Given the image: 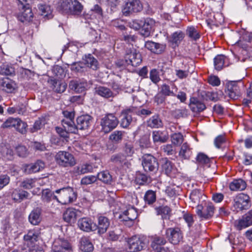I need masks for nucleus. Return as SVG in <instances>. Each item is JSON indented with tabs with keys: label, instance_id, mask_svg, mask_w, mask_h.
Instances as JSON below:
<instances>
[{
	"label": "nucleus",
	"instance_id": "f257e3e1",
	"mask_svg": "<svg viewBox=\"0 0 252 252\" xmlns=\"http://www.w3.org/2000/svg\"><path fill=\"white\" fill-rule=\"evenodd\" d=\"M63 114L64 117L62 121L63 127H56V132L60 136L67 138L69 137V133H76L77 128L74 122L75 113L72 111L67 110L63 111Z\"/></svg>",
	"mask_w": 252,
	"mask_h": 252
},
{
	"label": "nucleus",
	"instance_id": "f03ea898",
	"mask_svg": "<svg viewBox=\"0 0 252 252\" xmlns=\"http://www.w3.org/2000/svg\"><path fill=\"white\" fill-rule=\"evenodd\" d=\"M56 9L62 13L73 15L81 14L83 6L77 0H58L55 4Z\"/></svg>",
	"mask_w": 252,
	"mask_h": 252
},
{
	"label": "nucleus",
	"instance_id": "7ed1b4c3",
	"mask_svg": "<svg viewBox=\"0 0 252 252\" xmlns=\"http://www.w3.org/2000/svg\"><path fill=\"white\" fill-rule=\"evenodd\" d=\"M57 201L62 204L66 205L75 201L77 199V193L74 189L68 187L57 189Z\"/></svg>",
	"mask_w": 252,
	"mask_h": 252
},
{
	"label": "nucleus",
	"instance_id": "20e7f679",
	"mask_svg": "<svg viewBox=\"0 0 252 252\" xmlns=\"http://www.w3.org/2000/svg\"><path fill=\"white\" fill-rule=\"evenodd\" d=\"M142 62L141 55L136 49H132L127 50L125 56V61H118L117 63L119 66L131 65L133 66L139 65Z\"/></svg>",
	"mask_w": 252,
	"mask_h": 252
},
{
	"label": "nucleus",
	"instance_id": "39448f33",
	"mask_svg": "<svg viewBox=\"0 0 252 252\" xmlns=\"http://www.w3.org/2000/svg\"><path fill=\"white\" fill-rule=\"evenodd\" d=\"M251 206L250 196L245 193H241L237 195L233 200V210L239 212L248 209Z\"/></svg>",
	"mask_w": 252,
	"mask_h": 252
},
{
	"label": "nucleus",
	"instance_id": "423d86ee",
	"mask_svg": "<svg viewBox=\"0 0 252 252\" xmlns=\"http://www.w3.org/2000/svg\"><path fill=\"white\" fill-rule=\"evenodd\" d=\"M118 124L119 120L114 114H107L100 120L101 130L104 133H108L115 129Z\"/></svg>",
	"mask_w": 252,
	"mask_h": 252
},
{
	"label": "nucleus",
	"instance_id": "0eeeda50",
	"mask_svg": "<svg viewBox=\"0 0 252 252\" xmlns=\"http://www.w3.org/2000/svg\"><path fill=\"white\" fill-rule=\"evenodd\" d=\"M215 207L211 202L199 204L196 207V213L201 220H209L214 216Z\"/></svg>",
	"mask_w": 252,
	"mask_h": 252
},
{
	"label": "nucleus",
	"instance_id": "6e6552de",
	"mask_svg": "<svg viewBox=\"0 0 252 252\" xmlns=\"http://www.w3.org/2000/svg\"><path fill=\"white\" fill-rule=\"evenodd\" d=\"M126 250L127 252H138L145 247V240L138 235L133 236L126 240Z\"/></svg>",
	"mask_w": 252,
	"mask_h": 252
},
{
	"label": "nucleus",
	"instance_id": "1a4fd4ad",
	"mask_svg": "<svg viewBox=\"0 0 252 252\" xmlns=\"http://www.w3.org/2000/svg\"><path fill=\"white\" fill-rule=\"evenodd\" d=\"M165 236L168 241L173 245L179 244L183 239V232L179 227L166 228Z\"/></svg>",
	"mask_w": 252,
	"mask_h": 252
},
{
	"label": "nucleus",
	"instance_id": "9d476101",
	"mask_svg": "<svg viewBox=\"0 0 252 252\" xmlns=\"http://www.w3.org/2000/svg\"><path fill=\"white\" fill-rule=\"evenodd\" d=\"M56 162L63 167L74 166L76 161L73 155L65 151H59L55 156Z\"/></svg>",
	"mask_w": 252,
	"mask_h": 252
},
{
	"label": "nucleus",
	"instance_id": "9b49d317",
	"mask_svg": "<svg viewBox=\"0 0 252 252\" xmlns=\"http://www.w3.org/2000/svg\"><path fill=\"white\" fill-rule=\"evenodd\" d=\"M143 5L140 0H126L122 12L125 16L140 12Z\"/></svg>",
	"mask_w": 252,
	"mask_h": 252
},
{
	"label": "nucleus",
	"instance_id": "f8f14e48",
	"mask_svg": "<svg viewBox=\"0 0 252 252\" xmlns=\"http://www.w3.org/2000/svg\"><path fill=\"white\" fill-rule=\"evenodd\" d=\"M142 164L145 171L156 172L158 168L157 159L150 154L144 155L142 158Z\"/></svg>",
	"mask_w": 252,
	"mask_h": 252
},
{
	"label": "nucleus",
	"instance_id": "ddd939ff",
	"mask_svg": "<svg viewBox=\"0 0 252 252\" xmlns=\"http://www.w3.org/2000/svg\"><path fill=\"white\" fill-rule=\"evenodd\" d=\"M243 87L241 80L230 81L226 84L228 95L232 99H237L241 95V88Z\"/></svg>",
	"mask_w": 252,
	"mask_h": 252
},
{
	"label": "nucleus",
	"instance_id": "4468645a",
	"mask_svg": "<svg viewBox=\"0 0 252 252\" xmlns=\"http://www.w3.org/2000/svg\"><path fill=\"white\" fill-rule=\"evenodd\" d=\"M52 252H71L72 247L68 241L59 238L53 243Z\"/></svg>",
	"mask_w": 252,
	"mask_h": 252
},
{
	"label": "nucleus",
	"instance_id": "2eb2a0df",
	"mask_svg": "<svg viewBox=\"0 0 252 252\" xmlns=\"http://www.w3.org/2000/svg\"><path fill=\"white\" fill-rule=\"evenodd\" d=\"M160 164L162 171L167 176L173 177L178 173V169L174 163L167 158H162L160 160Z\"/></svg>",
	"mask_w": 252,
	"mask_h": 252
},
{
	"label": "nucleus",
	"instance_id": "dca6fc26",
	"mask_svg": "<svg viewBox=\"0 0 252 252\" xmlns=\"http://www.w3.org/2000/svg\"><path fill=\"white\" fill-rule=\"evenodd\" d=\"M252 225V209L242 217L235 221L234 226L238 230H241Z\"/></svg>",
	"mask_w": 252,
	"mask_h": 252
},
{
	"label": "nucleus",
	"instance_id": "f3484780",
	"mask_svg": "<svg viewBox=\"0 0 252 252\" xmlns=\"http://www.w3.org/2000/svg\"><path fill=\"white\" fill-rule=\"evenodd\" d=\"M110 160L115 164L124 168H129L131 166L130 161L127 159L126 156L122 153L112 155Z\"/></svg>",
	"mask_w": 252,
	"mask_h": 252
},
{
	"label": "nucleus",
	"instance_id": "a211bd4d",
	"mask_svg": "<svg viewBox=\"0 0 252 252\" xmlns=\"http://www.w3.org/2000/svg\"><path fill=\"white\" fill-rule=\"evenodd\" d=\"M93 118L89 115H81L79 116L77 119V132L78 129L85 130L88 129L93 123Z\"/></svg>",
	"mask_w": 252,
	"mask_h": 252
},
{
	"label": "nucleus",
	"instance_id": "6ab92c4d",
	"mask_svg": "<svg viewBox=\"0 0 252 252\" xmlns=\"http://www.w3.org/2000/svg\"><path fill=\"white\" fill-rule=\"evenodd\" d=\"M79 228L85 232H91L97 229L96 225L89 218H83L78 221Z\"/></svg>",
	"mask_w": 252,
	"mask_h": 252
},
{
	"label": "nucleus",
	"instance_id": "aec40b11",
	"mask_svg": "<svg viewBox=\"0 0 252 252\" xmlns=\"http://www.w3.org/2000/svg\"><path fill=\"white\" fill-rule=\"evenodd\" d=\"M80 214V212L79 210L73 208H69L64 212L63 219L65 221L68 223H74Z\"/></svg>",
	"mask_w": 252,
	"mask_h": 252
},
{
	"label": "nucleus",
	"instance_id": "412c9836",
	"mask_svg": "<svg viewBox=\"0 0 252 252\" xmlns=\"http://www.w3.org/2000/svg\"><path fill=\"white\" fill-rule=\"evenodd\" d=\"M145 47L146 49L155 54H160L165 50L166 45L155 42L152 41H147L145 42Z\"/></svg>",
	"mask_w": 252,
	"mask_h": 252
},
{
	"label": "nucleus",
	"instance_id": "4be33fe9",
	"mask_svg": "<svg viewBox=\"0 0 252 252\" xmlns=\"http://www.w3.org/2000/svg\"><path fill=\"white\" fill-rule=\"evenodd\" d=\"M45 166L44 163L41 160H37L34 163L25 165L24 166V172L28 174L39 172L43 169Z\"/></svg>",
	"mask_w": 252,
	"mask_h": 252
},
{
	"label": "nucleus",
	"instance_id": "5701e85b",
	"mask_svg": "<svg viewBox=\"0 0 252 252\" xmlns=\"http://www.w3.org/2000/svg\"><path fill=\"white\" fill-rule=\"evenodd\" d=\"M189 107L191 110L194 113H199L206 109L205 104L197 98L192 97L190 98Z\"/></svg>",
	"mask_w": 252,
	"mask_h": 252
},
{
	"label": "nucleus",
	"instance_id": "b1692460",
	"mask_svg": "<svg viewBox=\"0 0 252 252\" xmlns=\"http://www.w3.org/2000/svg\"><path fill=\"white\" fill-rule=\"evenodd\" d=\"M192 154V148L187 142L184 143L180 147L179 157L181 160H189Z\"/></svg>",
	"mask_w": 252,
	"mask_h": 252
},
{
	"label": "nucleus",
	"instance_id": "393cba45",
	"mask_svg": "<svg viewBox=\"0 0 252 252\" xmlns=\"http://www.w3.org/2000/svg\"><path fill=\"white\" fill-rule=\"evenodd\" d=\"M185 36V33L183 31L178 30L172 33L168 37V40L173 46H178L183 40Z\"/></svg>",
	"mask_w": 252,
	"mask_h": 252
},
{
	"label": "nucleus",
	"instance_id": "a878e982",
	"mask_svg": "<svg viewBox=\"0 0 252 252\" xmlns=\"http://www.w3.org/2000/svg\"><path fill=\"white\" fill-rule=\"evenodd\" d=\"M98 224L96 225L98 233L99 234H104L107 231L110 225L109 220L103 216L98 217Z\"/></svg>",
	"mask_w": 252,
	"mask_h": 252
},
{
	"label": "nucleus",
	"instance_id": "bb28decb",
	"mask_svg": "<svg viewBox=\"0 0 252 252\" xmlns=\"http://www.w3.org/2000/svg\"><path fill=\"white\" fill-rule=\"evenodd\" d=\"M142 22L141 34L144 37H148L150 35L152 26L154 23V21L150 18H147L142 20Z\"/></svg>",
	"mask_w": 252,
	"mask_h": 252
},
{
	"label": "nucleus",
	"instance_id": "cd10ccee",
	"mask_svg": "<svg viewBox=\"0 0 252 252\" xmlns=\"http://www.w3.org/2000/svg\"><path fill=\"white\" fill-rule=\"evenodd\" d=\"M196 163L204 167H210L212 159L203 153H199L196 157Z\"/></svg>",
	"mask_w": 252,
	"mask_h": 252
},
{
	"label": "nucleus",
	"instance_id": "c85d7f7f",
	"mask_svg": "<svg viewBox=\"0 0 252 252\" xmlns=\"http://www.w3.org/2000/svg\"><path fill=\"white\" fill-rule=\"evenodd\" d=\"M94 94L106 98L114 96L113 93L109 88L102 86H96L95 87Z\"/></svg>",
	"mask_w": 252,
	"mask_h": 252
},
{
	"label": "nucleus",
	"instance_id": "c756f323",
	"mask_svg": "<svg viewBox=\"0 0 252 252\" xmlns=\"http://www.w3.org/2000/svg\"><path fill=\"white\" fill-rule=\"evenodd\" d=\"M41 209L36 208L33 209L29 216V221L33 225H38L41 221Z\"/></svg>",
	"mask_w": 252,
	"mask_h": 252
},
{
	"label": "nucleus",
	"instance_id": "7c9ffc66",
	"mask_svg": "<svg viewBox=\"0 0 252 252\" xmlns=\"http://www.w3.org/2000/svg\"><path fill=\"white\" fill-rule=\"evenodd\" d=\"M166 243V239L163 236L155 235L152 238L151 246L156 251L162 247V246L165 245Z\"/></svg>",
	"mask_w": 252,
	"mask_h": 252
},
{
	"label": "nucleus",
	"instance_id": "2f4dec72",
	"mask_svg": "<svg viewBox=\"0 0 252 252\" xmlns=\"http://www.w3.org/2000/svg\"><path fill=\"white\" fill-rule=\"evenodd\" d=\"M80 249L84 252H92L93 251L94 246L89 237L84 236L80 239Z\"/></svg>",
	"mask_w": 252,
	"mask_h": 252
},
{
	"label": "nucleus",
	"instance_id": "473e14b6",
	"mask_svg": "<svg viewBox=\"0 0 252 252\" xmlns=\"http://www.w3.org/2000/svg\"><path fill=\"white\" fill-rule=\"evenodd\" d=\"M88 87L86 82H78L72 80L69 82V88L77 93H82Z\"/></svg>",
	"mask_w": 252,
	"mask_h": 252
},
{
	"label": "nucleus",
	"instance_id": "72a5a7b5",
	"mask_svg": "<svg viewBox=\"0 0 252 252\" xmlns=\"http://www.w3.org/2000/svg\"><path fill=\"white\" fill-rule=\"evenodd\" d=\"M75 172L78 175L92 173L94 171L93 164L90 163H85L80 164L74 168Z\"/></svg>",
	"mask_w": 252,
	"mask_h": 252
},
{
	"label": "nucleus",
	"instance_id": "f704fd0d",
	"mask_svg": "<svg viewBox=\"0 0 252 252\" xmlns=\"http://www.w3.org/2000/svg\"><path fill=\"white\" fill-rule=\"evenodd\" d=\"M229 189L232 191L243 190L246 187V183L242 179L234 180L229 185Z\"/></svg>",
	"mask_w": 252,
	"mask_h": 252
},
{
	"label": "nucleus",
	"instance_id": "c9c22d12",
	"mask_svg": "<svg viewBox=\"0 0 252 252\" xmlns=\"http://www.w3.org/2000/svg\"><path fill=\"white\" fill-rule=\"evenodd\" d=\"M228 59L224 55H218L214 59L215 68L220 71L227 64H226Z\"/></svg>",
	"mask_w": 252,
	"mask_h": 252
},
{
	"label": "nucleus",
	"instance_id": "e433bc0d",
	"mask_svg": "<svg viewBox=\"0 0 252 252\" xmlns=\"http://www.w3.org/2000/svg\"><path fill=\"white\" fill-rule=\"evenodd\" d=\"M138 214L136 209L133 207H129L124 211L123 214L124 220L125 221L134 220L137 217Z\"/></svg>",
	"mask_w": 252,
	"mask_h": 252
},
{
	"label": "nucleus",
	"instance_id": "4c0bfd02",
	"mask_svg": "<svg viewBox=\"0 0 252 252\" xmlns=\"http://www.w3.org/2000/svg\"><path fill=\"white\" fill-rule=\"evenodd\" d=\"M1 86L3 89L8 93H14L17 88V84L7 78L3 80Z\"/></svg>",
	"mask_w": 252,
	"mask_h": 252
},
{
	"label": "nucleus",
	"instance_id": "58836bf2",
	"mask_svg": "<svg viewBox=\"0 0 252 252\" xmlns=\"http://www.w3.org/2000/svg\"><path fill=\"white\" fill-rule=\"evenodd\" d=\"M38 8L41 12V15L46 19H50L53 17L52 10L49 5L40 4Z\"/></svg>",
	"mask_w": 252,
	"mask_h": 252
},
{
	"label": "nucleus",
	"instance_id": "ea45409f",
	"mask_svg": "<svg viewBox=\"0 0 252 252\" xmlns=\"http://www.w3.org/2000/svg\"><path fill=\"white\" fill-rule=\"evenodd\" d=\"M187 35L191 41H196L200 37V33L194 27H188L186 30Z\"/></svg>",
	"mask_w": 252,
	"mask_h": 252
},
{
	"label": "nucleus",
	"instance_id": "a19ab883",
	"mask_svg": "<svg viewBox=\"0 0 252 252\" xmlns=\"http://www.w3.org/2000/svg\"><path fill=\"white\" fill-rule=\"evenodd\" d=\"M96 177L97 180H98L106 184H111L112 182V177L107 170L98 173Z\"/></svg>",
	"mask_w": 252,
	"mask_h": 252
},
{
	"label": "nucleus",
	"instance_id": "79ce46f5",
	"mask_svg": "<svg viewBox=\"0 0 252 252\" xmlns=\"http://www.w3.org/2000/svg\"><path fill=\"white\" fill-rule=\"evenodd\" d=\"M41 199L42 201L46 203L50 202L52 199L57 201V195H54V192L50 189H46L42 191Z\"/></svg>",
	"mask_w": 252,
	"mask_h": 252
},
{
	"label": "nucleus",
	"instance_id": "37998d69",
	"mask_svg": "<svg viewBox=\"0 0 252 252\" xmlns=\"http://www.w3.org/2000/svg\"><path fill=\"white\" fill-rule=\"evenodd\" d=\"M85 62V65L93 70H96L98 68L97 60L91 54L86 56Z\"/></svg>",
	"mask_w": 252,
	"mask_h": 252
},
{
	"label": "nucleus",
	"instance_id": "c03bdc74",
	"mask_svg": "<svg viewBox=\"0 0 252 252\" xmlns=\"http://www.w3.org/2000/svg\"><path fill=\"white\" fill-rule=\"evenodd\" d=\"M29 194V193L26 191L15 189L13 191L12 196L14 200L21 202L23 199L27 198Z\"/></svg>",
	"mask_w": 252,
	"mask_h": 252
},
{
	"label": "nucleus",
	"instance_id": "a18cd8bd",
	"mask_svg": "<svg viewBox=\"0 0 252 252\" xmlns=\"http://www.w3.org/2000/svg\"><path fill=\"white\" fill-rule=\"evenodd\" d=\"M156 193L152 190H147L144 196L143 199L146 204L151 205L156 201Z\"/></svg>",
	"mask_w": 252,
	"mask_h": 252
},
{
	"label": "nucleus",
	"instance_id": "49530a36",
	"mask_svg": "<svg viewBox=\"0 0 252 252\" xmlns=\"http://www.w3.org/2000/svg\"><path fill=\"white\" fill-rule=\"evenodd\" d=\"M152 136L155 143L159 142L163 143L166 142L168 139V136L164 133V132L159 130L154 131L152 133Z\"/></svg>",
	"mask_w": 252,
	"mask_h": 252
},
{
	"label": "nucleus",
	"instance_id": "de8ad7c7",
	"mask_svg": "<svg viewBox=\"0 0 252 252\" xmlns=\"http://www.w3.org/2000/svg\"><path fill=\"white\" fill-rule=\"evenodd\" d=\"M147 125L151 128H159L162 126L163 123L158 116H154L148 121Z\"/></svg>",
	"mask_w": 252,
	"mask_h": 252
},
{
	"label": "nucleus",
	"instance_id": "09e8293b",
	"mask_svg": "<svg viewBox=\"0 0 252 252\" xmlns=\"http://www.w3.org/2000/svg\"><path fill=\"white\" fill-rule=\"evenodd\" d=\"M125 132L120 130H116L109 136V139L116 143H120L123 138Z\"/></svg>",
	"mask_w": 252,
	"mask_h": 252
},
{
	"label": "nucleus",
	"instance_id": "8fccbe9b",
	"mask_svg": "<svg viewBox=\"0 0 252 252\" xmlns=\"http://www.w3.org/2000/svg\"><path fill=\"white\" fill-rule=\"evenodd\" d=\"M46 123V120L44 117L39 118L34 123L32 127L31 128V132L33 133L38 131Z\"/></svg>",
	"mask_w": 252,
	"mask_h": 252
},
{
	"label": "nucleus",
	"instance_id": "3c124183",
	"mask_svg": "<svg viewBox=\"0 0 252 252\" xmlns=\"http://www.w3.org/2000/svg\"><path fill=\"white\" fill-rule=\"evenodd\" d=\"M37 238V233L34 230H30L27 234L25 235L24 237L25 241L27 242L28 244H29V243H32L36 242Z\"/></svg>",
	"mask_w": 252,
	"mask_h": 252
},
{
	"label": "nucleus",
	"instance_id": "603ef678",
	"mask_svg": "<svg viewBox=\"0 0 252 252\" xmlns=\"http://www.w3.org/2000/svg\"><path fill=\"white\" fill-rule=\"evenodd\" d=\"M15 69L11 65L3 64L0 67V73L5 75H12L15 74Z\"/></svg>",
	"mask_w": 252,
	"mask_h": 252
},
{
	"label": "nucleus",
	"instance_id": "864d4df0",
	"mask_svg": "<svg viewBox=\"0 0 252 252\" xmlns=\"http://www.w3.org/2000/svg\"><path fill=\"white\" fill-rule=\"evenodd\" d=\"M171 139L172 144L178 146L182 144L184 141V137L181 133H175L171 135Z\"/></svg>",
	"mask_w": 252,
	"mask_h": 252
},
{
	"label": "nucleus",
	"instance_id": "5fc2aeb1",
	"mask_svg": "<svg viewBox=\"0 0 252 252\" xmlns=\"http://www.w3.org/2000/svg\"><path fill=\"white\" fill-rule=\"evenodd\" d=\"M97 181V178L95 176L89 175L82 178L81 180V185L84 186H88L95 183Z\"/></svg>",
	"mask_w": 252,
	"mask_h": 252
},
{
	"label": "nucleus",
	"instance_id": "6e6d98bb",
	"mask_svg": "<svg viewBox=\"0 0 252 252\" xmlns=\"http://www.w3.org/2000/svg\"><path fill=\"white\" fill-rule=\"evenodd\" d=\"M124 151L125 156L126 157H130L134 153V146L133 144L130 142H128L125 143L124 148Z\"/></svg>",
	"mask_w": 252,
	"mask_h": 252
},
{
	"label": "nucleus",
	"instance_id": "4d7b16f0",
	"mask_svg": "<svg viewBox=\"0 0 252 252\" xmlns=\"http://www.w3.org/2000/svg\"><path fill=\"white\" fill-rule=\"evenodd\" d=\"M85 68L84 63L79 62L73 63L71 64L70 69L75 72H82Z\"/></svg>",
	"mask_w": 252,
	"mask_h": 252
},
{
	"label": "nucleus",
	"instance_id": "13d9d810",
	"mask_svg": "<svg viewBox=\"0 0 252 252\" xmlns=\"http://www.w3.org/2000/svg\"><path fill=\"white\" fill-rule=\"evenodd\" d=\"M17 121L18 118L10 117L2 124L1 127L3 128H15L16 125H17L18 123Z\"/></svg>",
	"mask_w": 252,
	"mask_h": 252
},
{
	"label": "nucleus",
	"instance_id": "bf43d9fd",
	"mask_svg": "<svg viewBox=\"0 0 252 252\" xmlns=\"http://www.w3.org/2000/svg\"><path fill=\"white\" fill-rule=\"evenodd\" d=\"M18 122L17 123V125H16L15 126V129L21 133V134H25L27 132V124L21 121L20 119L18 118Z\"/></svg>",
	"mask_w": 252,
	"mask_h": 252
},
{
	"label": "nucleus",
	"instance_id": "052dcab7",
	"mask_svg": "<svg viewBox=\"0 0 252 252\" xmlns=\"http://www.w3.org/2000/svg\"><path fill=\"white\" fill-rule=\"evenodd\" d=\"M136 181L137 184L143 185L150 182V178L147 175L143 174H140L137 175Z\"/></svg>",
	"mask_w": 252,
	"mask_h": 252
},
{
	"label": "nucleus",
	"instance_id": "680f3d73",
	"mask_svg": "<svg viewBox=\"0 0 252 252\" xmlns=\"http://www.w3.org/2000/svg\"><path fill=\"white\" fill-rule=\"evenodd\" d=\"M35 180L33 179H26L21 184V187L27 189H30L35 186Z\"/></svg>",
	"mask_w": 252,
	"mask_h": 252
},
{
	"label": "nucleus",
	"instance_id": "e2e57ef3",
	"mask_svg": "<svg viewBox=\"0 0 252 252\" xmlns=\"http://www.w3.org/2000/svg\"><path fill=\"white\" fill-rule=\"evenodd\" d=\"M150 78L154 83L157 84L158 83L160 80L158 71L156 69H152L150 72Z\"/></svg>",
	"mask_w": 252,
	"mask_h": 252
},
{
	"label": "nucleus",
	"instance_id": "0e129e2a",
	"mask_svg": "<svg viewBox=\"0 0 252 252\" xmlns=\"http://www.w3.org/2000/svg\"><path fill=\"white\" fill-rule=\"evenodd\" d=\"M156 210L158 215H169L171 212V208L168 206H162L157 207L156 208Z\"/></svg>",
	"mask_w": 252,
	"mask_h": 252
},
{
	"label": "nucleus",
	"instance_id": "69168bd1",
	"mask_svg": "<svg viewBox=\"0 0 252 252\" xmlns=\"http://www.w3.org/2000/svg\"><path fill=\"white\" fill-rule=\"evenodd\" d=\"M165 96H174L176 94L173 91L170 90V86L166 84H163L161 86V92Z\"/></svg>",
	"mask_w": 252,
	"mask_h": 252
},
{
	"label": "nucleus",
	"instance_id": "338daca9",
	"mask_svg": "<svg viewBox=\"0 0 252 252\" xmlns=\"http://www.w3.org/2000/svg\"><path fill=\"white\" fill-rule=\"evenodd\" d=\"M54 82V88L53 90L59 93H62L64 92L66 88V84L65 83H61L60 82H58L55 81H53Z\"/></svg>",
	"mask_w": 252,
	"mask_h": 252
},
{
	"label": "nucleus",
	"instance_id": "774afa93",
	"mask_svg": "<svg viewBox=\"0 0 252 252\" xmlns=\"http://www.w3.org/2000/svg\"><path fill=\"white\" fill-rule=\"evenodd\" d=\"M16 151L18 156L26 157L28 155L29 152L27 148L24 146L19 145L16 148Z\"/></svg>",
	"mask_w": 252,
	"mask_h": 252
}]
</instances>
